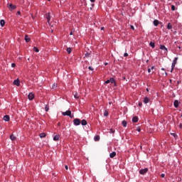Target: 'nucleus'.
<instances>
[{
  "mask_svg": "<svg viewBox=\"0 0 182 182\" xmlns=\"http://www.w3.org/2000/svg\"><path fill=\"white\" fill-rule=\"evenodd\" d=\"M109 133L114 134V129H111L110 131H109Z\"/></svg>",
  "mask_w": 182,
  "mask_h": 182,
  "instance_id": "nucleus-35",
  "label": "nucleus"
},
{
  "mask_svg": "<svg viewBox=\"0 0 182 182\" xmlns=\"http://www.w3.org/2000/svg\"><path fill=\"white\" fill-rule=\"evenodd\" d=\"M9 120H10L9 115H5V116L4 117V122H9Z\"/></svg>",
  "mask_w": 182,
  "mask_h": 182,
  "instance_id": "nucleus-11",
  "label": "nucleus"
},
{
  "mask_svg": "<svg viewBox=\"0 0 182 182\" xmlns=\"http://www.w3.org/2000/svg\"><path fill=\"white\" fill-rule=\"evenodd\" d=\"M177 60H178V57H176L172 62L171 73H173V70H174V68H176V65H177Z\"/></svg>",
  "mask_w": 182,
  "mask_h": 182,
  "instance_id": "nucleus-1",
  "label": "nucleus"
},
{
  "mask_svg": "<svg viewBox=\"0 0 182 182\" xmlns=\"http://www.w3.org/2000/svg\"><path fill=\"white\" fill-rule=\"evenodd\" d=\"M104 116H105V117L109 116V112L107 110L105 111Z\"/></svg>",
  "mask_w": 182,
  "mask_h": 182,
  "instance_id": "nucleus-32",
  "label": "nucleus"
},
{
  "mask_svg": "<svg viewBox=\"0 0 182 182\" xmlns=\"http://www.w3.org/2000/svg\"><path fill=\"white\" fill-rule=\"evenodd\" d=\"M171 135L173 136L174 137V139H176V140H177V138L178 137L177 136V134H176V133H171Z\"/></svg>",
  "mask_w": 182,
  "mask_h": 182,
  "instance_id": "nucleus-25",
  "label": "nucleus"
},
{
  "mask_svg": "<svg viewBox=\"0 0 182 182\" xmlns=\"http://www.w3.org/2000/svg\"><path fill=\"white\" fill-rule=\"evenodd\" d=\"M17 15H21V11H18Z\"/></svg>",
  "mask_w": 182,
  "mask_h": 182,
  "instance_id": "nucleus-46",
  "label": "nucleus"
},
{
  "mask_svg": "<svg viewBox=\"0 0 182 182\" xmlns=\"http://www.w3.org/2000/svg\"><path fill=\"white\" fill-rule=\"evenodd\" d=\"M130 28H131V29H132V31H134V26H130Z\"/></svg>",
  "mask_w": 182,
  "mask_h": 182,
  "instance_id": "nucleus-40",
  "label": "nucleus"
},
{
  "mask_svg": "<svg viewBox=\"0 0 182 182\" xmlns=\"http://www.w3.org/2000/svg\"><path fill=\"white\" fill-rule=\"evenodd\" d=\"M149 46H151V48H152L153 49H154V48H155V44H154V43L150 42V43H149Z\"/></svg>",
  "mask_w": 182,
  "mask_h": 182,
  "instance_id": "nucleus-26",
  "label": "nucleus"
},
{
  "mask_svg": "<svg viewBox=\"0 0 182 182\" xmlns=\"http://www.w3.org/2000/svg\"><path fill=\"white\" fill-rule=\"evenodd\" d=\"M10 139H11V140H12V141H14L16 140V136H15V135H14V134H11L10 136Z\"/></svg>",
  "mask_w": 182,
  "mask_h": 182,
  "instance_id": "nucleus-22",
  "label": "nucleus"
},
{
  "mask_svg": "<svg viewBox=\"0 0 182 182\" xmlns=\"http://www.w3.org/2000/svg\"><path fill=\"white\" fill-rule=\"evenodd\" d=\"M96 0H90V2H95Z\"/></svg>",
  "mask_w": 182,
  "mask_h": 182,
  "instance_id": "nucleus-51",
  "label": "nucleus"
},
{
  "mask_svg": "<svg viewBox=\"0 0 182 182\" xmlns=\"http://www.w3.org/2000/svg\"><path fill=\"white\" fill-rule=\"evenodd\" d=\"M150 72H151V69L149 68L148 69V73H150Z\"/></svg>",
  "mask_w": 182,
  "mask_h": 182,
  "instance_id": "nucleus-45",
  "label": "nucleus"
},
{
  "mask_svg": "<svg viewBox=\"0 0 182 182\" xmlns=\"http://www.w3.org/2000/svg\"><path fill=\"white\" fill-rule=\"evenodd\" d=\"M148 171H149V168H145L141 169V170L139 171V174L144 175V174H146V173H147Z\"/></svg>",
  "mask_w": 182,
  "mask_h": 182,
  "instance_id": "nucleus-2",
  "label": "nucleus"
},
{
  "mask_svg": "<svg viewBox=\"0 0 182 182\" xmlns=\"http://www.w3.org/2000/svg\"><path fill=\"white\" fill-rule=\"evenodd\" d=\"M171 11H176V6L174 5H171Z\"/></svg>",
  "mask_w": 182,
  "mask_h": 182,
  "instance_id": "nucleus-33",
  "label": "nucleus"
},
{
  "mask_svg": "<svg viewBox=\"0 0 182 182\" xmlns=\"http://www.w3.org/2000/svg\"><path fill=\"white\" fill-rule=\"evenodd\" d=\"M65 170H68V169H69V167H68L67 165H65Z\"/></svg>",
  "mask_w": 182,
  "mask_h": 182,
  "instance_id": "nucleus-41",
  "label": "nucleus"
},
{
  "mask_svg": "<svg viewBox=\"0 0 182 182\" xmlns=\"http://www.w3.org/2000/svg\"><path fill=\"white\" fill-rule=\"evenodd\" d=\"M159 23H160V22L159 21V20H154V26H159Z\"/></svg>",
  "mask_w": 182,
  "mask_h": 182,
  "instance_id": "nucleus-21",
  "label": "nucleus"
},
{
  "mask_svg": "<svg viewBox=\"0 0 182 182\" xmlns=\"http://www.w3.org/2000/svg\"><path fill=\"white\" fill-rule=\"evenodd\" d=\"M178 100H175L174 102H173V105H174V107H176V109H177V107H178Z\"/></svg>",
  "mask_w": 182,
  "mask_h": 182,
  "instance_id": "nucleus-12",
  "label": "nucleus"
},
{
  "mask_svg": "<svg viewBox=\"0 0 182 182\" xmlns=\"http://www.w3.org/2000/svg\"><path fill=\"white\" fill-rule=\"evenodd\" d=\"M81 124L82 126H86V124H87V122L85 119H82L81 121Z\"/></svg>",
  "mask_w": 182,
  "mask_h": 182,
  "instance_id": "nucleus-18",
  "label": "nucleus"
},
{
  "mask_svg": "<svg viewBox=\"0 0 182 182\" xmlns=\"http://www.w3.org/2000/svg\"><path fill=\"white\" fill-rule=\"evenodd\" d=\"M45 110L46 112H49V105H46Z\"/></svg>",
  "mask_w": 182,
  "mask_h": 182,
  "instance_id": "nucleus-30",
  "label": "nucleus"
},
{
  "mask_svg": "<svg viewBox=\"0 0 182 182\" xmlns=\"http://www.w3.org/2000/svg\"><path fill=\"white\" fill-rule=\"evenodd\" d=\"M105 29V27L101 28V31H103Z\"/></svg>",
  "mask_w": 182,
  "mask_h": 182,
  "instance_id": "nucleus-50",
  "label": "nucleus"
},
{
  "mask_svg": "<svg viewBox=\"0 0 182 182\" xmlns=\"http://www.w3.org/2000/svg\"><path fill=\"white\" fill-rule=\"evenodd\" d=\"M74 97L75 99H79V94H77V92L74 95Z\"/></svg>",
  "mask_w": 182,
  "mask_h": 182,
  "instance_id": "nucleus-29",
  "label": "nucleus"
},
{
  "mask_svg": "<svg viewBox=\"0 0 182 182\" xmlns=\"http://www.w3.org/2000/svg\"><path fill=\"white\" fill-rule=\"evenodd\" d=\"M149 97H144V103H145V105H147V103H149Z\"/></svg>",
  "mask_w": 182,
  "mask_h": 182,
  "instance_id": "nucleus-14",
  "label": "nucleus"
},
{
  "mask_svg": "<svg viewBox=\"0 0 182 182\" xmlns=\"http://www.w3.org/2000/svg\"><path fill=\"white\" fill-rule=\"evenodd\" d=\"M136 130H137V132H141V129H140V127H138L137 129H136Z\"/></svg>",
  "mask_w": 182,
  "mask_h": 182,
  "instance_id": "nucleus-44",
  "label": "nucleus"
},
{
  "mask_svg": "<svg viewBox=\"0 0 182 182\" xmlns=\"http://www.w3.org/2000/svg\"><path fill=\"white\" fill-rule=\"evenodd\" d=\"M139 106L140 107H141V106H143V103L139 102Z\"/></svg>",
  "mask_w": 182,
  "mask_h": 182,
  "instance_id": "nucleus-39",
  "label": "nucleus"
},
{
  "mask_svg": "<svg viewBox=\"0 0 182 182\" xmlns=\"http://www.w3.org/2000/svg\"><path fill=\"white\" fill-rule=\"evenodd\" d=\"M151 70L154 69V66H152V67L151 68Z\"/></svg>",
  "mask_w": 182,
  "mask_h": 182,
  "instance_id": "nucleus-52",
  "label": "nucleus"
},
{
  "mask_svg": "<svg viewBox=\"0 0 182 182\" xmlns=\"http://www.w3.org/2000/svg\"><path fill=\"white\" fill-rule=\"evenodd\" d=\"M109 83H112V84L114 83V86H116V81L114 80V78L111 77L109 79Z\"/></svg>",
  "mask_w": 182,
  "mask_h": 182,
  "instance_id": "nucleus-13",
  "label": "nucleus"
},
{
  "mask_svg": "<svg viewBox=\"0 0 182 182\" xmlns=\"http://www.w3.org/2000/svg\"><path fill=\"white\" fill-rule=\"evenodd\" d=\"M46 19H47V21H48V23L49 25H50V13H47V14H46Z\"/></svg>",
  "mask_w": 182,
  "mask_h": 182,
  "instance_id": "nucleus-5",
  "label": "nucleus"
},
{
  "mask_svg": "<svg viewBox=\"0 0 182 182\" xmlns=\"http://www.w3.org/2000/svg\"><path fill=\"white\" fill-rule=\"evenodd\" d=\"M122 124L124 127H127V122H126V120H123Z\"/></svg>",
  "mask_w": 182,
  "mask_h": 182,
  "instance_id": "nucleus-19",
  "label": "nucleus"
},
{
  "mask_svg": "<svg viewBox=\"0 0 182 182\" xmlns=\"http://www.w3.org/2000/svg\"><path fill=\"white\" fill-rule=\"evenodd\" d=\"M8 8L9 9H10V11H14V9H16V6L12 4H8Z\"/></svg>",
  "mask_w": 182,
  "mask_h": 182,
  "instance_id": "nucleus-3",
  "label": "nucleus"
},
{
  "mask_svg": "<svg viewBox=\"0 0 182 182\" xmlns=\"http://www.w3.org/2000/svg\"><path fill=\"white\" fill-rule=\"evenodd\" d=\"M88 69H89L90 70H93V68H92V67H90V66L88 68Z\"/></svg>",
  "mask_w": 182,
  "mask_h": 182,
  "instance_id": "nucleus-42",
  "label": "nucleus"
},
{
  "mask_svg": "<svg viewBox=\"0 0 182 182\" xmlns=\"http://www.w3.org/2000/svg\"><path fill=\"white\" fill-rule=\"evenodd\" d=\"M69 117H70V119H72V117H73V115H72V114H70V116H69Z\"/></svg>",
  "mask_w": 182,
  "mask_h": 182,
  "instance_id": "nucleus-47",
  "label": "nucleus"
},
{
  "mask_svg": "<svg viewBox=\"0 0 182 182\" xmlns=\"http://www.w3.org/2000/svg\"><path fill=\"white\" fill-rule=\"evenodd\" d=\"M28 97L29 100H33V99H35V95H33L32 92H30L28 95Z\"/></svg>",
  "mask_w": 182,
  "mask_h": 182,
  "instance_id": "nucleus-7",
  "label": "nucleus"
},
{
  "mask_svg": "<svg viewBox=\"0 0 182 182\" xmlns=\"http://www.w3.org/2000/svg\"><path fill=\"white\" fill-rule=\"evenodd\" d=\"M133 123H137L139 122V117L137 116H135L132 118Z\"/></svg>",
  "mask_w": 182,
  "mask_h": 182,
  "instance_id": "nucleus-10",
  "label": "nucleus"
},
{
  "mask_svg": "<svg viewBox=\"0 0 182 182\" xmlns=\"http://www.w3.org/2000/svg\"><path fill=\"white\" fill-rule=\"evenodd\" d=\"M124 56L125 58H127V56H129V54H128L127 53H125L124 54Z\"/></svg>",
  "mask_w": 182,
  "mask_h": 182,
  "instance_id": "nucleus-36",
  "label": "nucleus"
},
{
  "mask_svg": "<svg viewBox=\"0 0 182 182\" xmlns=\"http://www.w3.org/2000/svg\"><path fill=\"white\" fill-rule=\"evenodd\" d=\"M161 177H162V178H164V177H166V174L162 173V174L161 175Z\"/></svg>",
  "mask_w": 182,
  "mask_h": 182,
  "instance_id": "nucleus-37",
  "label": "nucleus"
},
{
  "mask_svg": "<svg viewBox=\"0 0 182 182\" xmlns=\"http://www.w3.org/2000/svg\"><path fill=\"white\" fill-rule=\"evenodd\" d=\"M89 55H90V54H89V53H86V54H85V56L89 57Z\"/></svg>",
  "mask_w": 182,
  "mask_h": 182,
  "instance_id": "nucleus-48",
  "label": "nucleus"
},
{
  "mask_svg": "<svg viewBox=\"0 0 182 182\" xmlns=\"http://www.w3.org/2000/svg\"><path fill=\"white\" fill-rule=\"evenodd\" d=\"M14 85H15L16 86H19V85H21V82L19 81V80H15L14 81Z\"/></svg>",
  "mask_w": 182,
  "mask_h": 182,
  "instance_id": "nucleus-9",
  "label": "nucleus"
},
{
  "mask_svg": "<svg viewBox=\"0 0 182 182\" xmlns=\"http://www.w3.org/2000/svg\"><path fill=\"white\" fill-rule=\"evenodd\" d=\"M95 141H99L100 140V136L99 135H97L94 137Z\"/></svg>",
  "mask_w": 182,
  "mask_h": 182,
  "instance_id": "nucleus-20",
  "label": "nucleus"
},
{
  "mask_svg": "<svg viewBox=\"0 0 182 182\" xmlns=\"http://www.w3.org/2000/svg\"><path fill=\"white\" fill-rule=\"evenodd\" d=\"M60 137V136H59V135L54 136V137H53L54 141H58V140H59Z\"/></svg>",
  "mask_w": 182,
  "mask_h": 182,
  "instance_id": "nucleus-15",
  "label": "nucleus"
},
{
  "mask_svg": "<svg viewBox=\"0 0 182 182\" xmlns=\"http://www.w3.org/2000/svg\"><path fill=\"white\" fill-rule=\"evenodd\" d=\"M67 52H68V53H72V48H67Z\"/></svg>",
  "mask_w": 182,
  "mask_h": 182,
  "instance_id": "nucleus-28",
  "label": "nucleus"
},
{
  "mask_svg": "<svg viewBox=\"0 0 182 182\" xmlns=\"http://www.w3.org/2000/svg\"><path fill=\"white\" fill-rule=\"evenodd\" d=\"M166 76H167V73H166Z\"/></svg>",
  "mask_w": 182,
  "mask_h": 182,
  "instance_id": "nucleus-54",
  "label": "nucleus"
},
{
  "mask_svg": "<svg viewBox=\"0 0 182 182\" xmlns=\"http://www.w3.org/2000/svg\"><path fill=\"white\" fill-rule=\"evenodd\" d=\"M70 35H73V31H71V32L70 33Z\"/></svg>",
  "mask_w": 182,
  "mask_h": 182,
  "instance_id": "nucleus-49",
  "label": "nucleus"
},
{
  "mask_svg": "<svg viewBox=\"0 0 182 182\" xmlns=\"http://www.w3.org/2000/svg\"><path fill=\"white\" fill-rule=\"evenodd\" d=\"M161 70H164V71H165V70H166V69H164V68H161Z\"/></svg>",
  "mask_w": 182,
  "mask_h": 182,
  "instance_id": "nucleus-53",
  "label": "nucleus"
},
{
  "mask_svg": "<svg viewBox=\"0 0 182 182\" xmlns=\"http://www.w3.org/2000/svg\"><path fill=\"white\" fill-rule=\"evenodd\" d=\"M167 29H173V26L171 25V23H168Z\"/></svg>",
  "mask_w": 182,
  "mask_h": 182,
  "instance_id": "nucleus-24",
  "label": "nucleus"
},
{
  "mask_svg": "<svg viewBox=\"0 0 182 182\" xmlns=\"http://www.w3.org/2000/svg\"><path fill=\"white\" fill-rule=\"evenodd\" d=\"M179 128H180V129H182V123H180V124H179Z\"/></svg>",
  "mask_w": 182,
  "mask_h": 182,
  "instance_id": "nucleus-43",
  "label": "nucleus"
},
{
  "mask_svg": "<svg viewBox=\"0 0 182 182\" xmlns=\"http://www.w3.org/2000/svg\"><path fill=\"white\" fill-rule=\"evenodd\" d=\"M109 157L111 159H113V157H116V152L113 151L111 154H109Z\"/></svg>",
  "mask_w": 182,
  "mask_h": 182,
  "instance_id": "nucleus-16",
  "label": "nucleus"
},
{
  "mask_svg": "<svg viewBox=\"0 0 182 182\" xmlns=\"http://www.w3.org/2000/svg\"><path fill=\"white\" fill-rule=\"evenodd\" d=\"M63 116H70L72 112L70 110H67L66 112H62Z\"/></svg>",
  "mask_w": 182,
  "mask_h": 182,
  "instance_id": "nucleus-6",
  "label": "nucleus"
},
{
  "mask_svg": "<svg viewBox=\"0 0 182 182\" xmlns=\"http://www.w3.org/2000/svg\"><path fill=\"white\" fill-rule=\"evenodd\" d=\"M34 52H39V49L37 47H33Z\"/></svg>",
  "mask_w": 182,
  "mask_h": 182,
  "instance_id": "nucleus-31",
  "label": "nucleus"
},
{
  "mask_svg": "<svg viewBox=\"0 0 182 182\" xmlns=\"http://www.w3.org/2000/svg\"><path fill=\"white\" fill-rule=\"evenodd\" d=\"M105 85L110 83V80H107V81H105Z\"/></svg>",
  "mask_w": 182,
  "mask_h": 182,
  "instance_id": "nucleus-34",
  "label": "nucleus"
},
{
  "mask_svg": "<svg viewBox=\"0 0 182 182\" xmlns=\"http://www.w3.org/2000/svg\"><path fill=\"white\" fill-rule=\"evenodd\" d=\"M24 39H25L26 42H27V43L31 41V38H29V36L27 35L25 36Z\"/></svg>",
  "mask_w": 182,
  "mask_h": 182,
  "instance_id": "nucleus-17",
  "label": "nucleus"
},
{
  "mask_svg": "<svg viewBox=\"0 0 182 182\" xmlns=\"http://www.w3.org/2000/svg\"><path fill=\"white\" fill-rule=\"evenodd\" d=\"M0 25L2 27L5 26V20H1L0 21Z\"/></svg>",
  "mask_w": 182,
  "mask_h": 182,
  "instance_id": "nucleus-23",
  "label": "nucleus"
},
{
  "mask_svg": "<svg viewBox=\"0 0 182 182\" xmlns=\"http://www.w3.org/2000/svg\"><path fill=\"white\" fill-rule=\"evenodd\" d=\"M73 123L75 126H79L80 124V119L76 118L73 120Z\"/></svg>",
  "mask_w": 182,
  "mask_h": 182,
  "instance_id": "nucleus-4",
  "label": "nucleus"
},
{
  "mask_svg": "<svg viewBox=\"0 0 182 182\" xmlns=\"http://www.w3.org/2000/svg\"><path fill=\"white\" fill-rule=\"evenodd\" d=\"M15 66H16L15 63H11V68H15Z\"/></svg>",
  "mask_w": 182,
  "mask_h": 182,
  "instance_id": "nucleus-38",
  "label": "nucleus"
},
{
  "mask_svg": "<svg viewBox=\"0 0 182 182\" xmlns=\"http://www.w3.org/2000/svg\"><path fill=\"white\" fill-rule=\"evenodd\" d=\"M160 49H161V50H165V52H168V50H167V48H166V46H164V45H161V46H160Z\"/></svg>",
  "mask_w": 182,
  "mask_h": 182,
  "instance_id": "nucleus-8",
  "label": "nucleus"
},
{
  "mask_svg": "<svg viewBox=\"0 0 182 182\" xmlns=\"http://www.w3.org/2000/svg\"><path fill=\"white\" fill-rule=\"evenodd\" d=\"M41 139H43V137H46V134L45 133L40 134Z\"/></svg>",
  "mask_w": 182,
  "mask_h": 182,
  "instance_id": "nucleus-27",
  "label": "nucleus"
}]
</instances>
